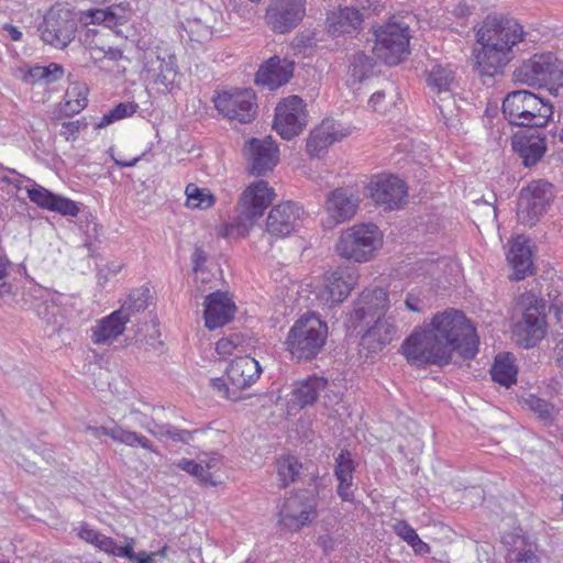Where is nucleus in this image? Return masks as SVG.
<instances>
[{"label":"nucleus","instance_id":"obj_1","mask_svg":"<svg viewBox=\"0 0 563 563\" xmlns=\"http://www.w3.org/2000/svg\"><path fill=\"white\" fill-rule=\"evenodd\" d=\"M410 365H448L453 352L472 360L478 352V338L465 314L457 310L437 313L428 328L416 329L401 344Z\"/></svg>","mask_w":563,"mask_h":563},{"label":"nucleus","instance_id":"obj_2","mask_svg":"<svg viewBox=\"0 0 563 563\" xmlns=\"http://www.w3.org/2000/svg\"><path fill=\"white\" fill-rule=\"evenodd\" d=\"M522 25L506 15H487L476 32L482 48L475 55L476 69L481 76H494L514 57L512 48L523 41Z\"/></svg>","mask_w":563,"mask_h":563},{"label":"nucleus","instance_id":"obj_3","mask_svg":"<svg viewBox=\"0 0 563 563\" xmlns=\"http://www.w3.org/2000/svg\"><path fill=\"white\" fill-rule=\"evenodd\" d=\"M501 111L511 125L536 129L548 124L553 106L529 90H514L504 98Z\"/></svg>","mask_w":563,"mask_h":563},{"label":"nucleus","instance_id":"obj_4","mask_svg":"<svg viewBox=\"0 0 563 563\" xmlns=\"http://www.w3.org/2000/svg\"><path fill=\"white\" fill-rule=\"evenodd\" d=\"M328 325L316 313L301 316L290 328L285 344L297 362L312 361L323 349Z\"/></svg>","mask_w":563,"mask_h":563},{"label":"nucleus","instance_id":"obj_5","mask_svg":"<svg viewBox=\"0 0 563 563\" xmlns=\"http://www.w3.org/2000/svg\"><path fill=\"white\" fill-rule=\"evenodd\" d=\"M382 241L383 235L377 225L361 223L343 231L335 247L340 256L364 263L373 257Z\"/></svg>","mask_w":563,"mask_h":563},{"label":"nucleus","instance_id":"obj_6","mask_svg":"<svg viewBox=\"0 0 563 563\" xmlns=\"http://www.w3.org/2000/svg\"><path fill=\"white\" fill-rule=\"evenodd\" d=\"M516 81L532 87L563 86V66L553 53L534 54L514 71Z\"/></svg>","mask_w":563,"mask_h":563},{"label":"nucleus","instance_id":"obj_7","mask_svg":"<svg viewBox=\"0 0 563 563\" xmlns=\"http://www.w3.org/2000/svg\"><path fill=\"white\" fill-rule=\"evenodd\" d=\"M429 92L438 106L445 125L453 124L456 114L453 89L456 86L455 73L450 65L433 64L426 70Z\"/></svg>","mask_w":563,"mask_h":563},{"label":"nucleus","instance_id":"obj_8","mask_svg":"<svg viewBox=\"0 0 563 563\" xmlns=\"http://www.w3.org/2000/svg\"><path fill=\"white\" fill-rule=\"evenodd\" d=\"M523 307L522 320L517 322L514 333L525 349L533 347L547 332L545 301L532 292H526L520 298Z\"/></svg>","mask_w":563,"mask_h":563},{"label":"nucleus","instance_id":"obj_9","mask_svg":"<svg viewBox=\"0 0 563 563\" xmlns=\"http://www.w3.org/2000/svg\"><path fill=\"white\" fill-rule=\"evenodd\" d=\"M77 27L76 14L70 9L57 4L45 13L38 32L44 43L64 49L74 41Z\"/></svg>","mask_w":563,"mask_h":563},{"label":"nucleus","instance_id":"obj_10","mask_svg":"<svg viewBox=\"0 0 563 563\" xmlns=\"http://www.w3.org/2000/svg\"><path fill=\"white\" fill-rule=\"evenodd\" d=\"M373 53L385 64H399L409 54V29L407 25L388 22L374 31Z\"/></svg>","mask_w":563,"mask_h":563},{"label":"nucleus","instance_id":"obj_11","mask_svg":"<svg viewBox=\"0 0 563 563\" xmlns=\"http://www.w3.org/2000/svg\"><path fill=\"white\" fill-rule=\"evenodd\" d=\"M553 199V186L550 183L543 179L531 181L519 194L518 221L525 225H536L548 211Z\"/></svg>","mask_w":563,"mask_h":563},{"label":"nucleus","instance_id":"obj_12","mask_svg":"<svg viewBox=\"0 0 563 563\" xmlns=\"http://www.w3.org/2000/svg\"><path fill=\"white\" fill-rule=\"evenodd\" d=\"M275 192L268 183L257 180L251 184L241 195L239 200L240 216L238 232L241 227L246 231L253 222L264 214L266 208L273 202Z\"/></svg>","mask_w":563,"mask_h":563},{"label":"nucleus","instance_id":"obj_13","mask_svg":"<svg viewBox=\"0 0 563 563\" xmlns=\"http://www.w3.org/2000/svg\"><path fill=\"white\" fill-rule=\"evenodd\" d=\"M216 109L227 119L250 123L256 117L255 93L252 89H234L219 93L214 99Z\"/></svg>","mask_w":563,"mask_h":563},{"label":"nucleus","instance_id":"obj_14","mask_svg":"<svg viewBox=\"0 0 563 563\" xmlns=\"http://www.w3.org/2000/svg\"><path fill=\"white\" fill-rule=\"evenodd\" d=\"M303 100L298 96L284 98L275 109L274 129L285 140L300 134L307 124Z\"/></svg>","mask_w":563,"mask_h":563},{"label":"nucleus","instance_id":"obj_15","mask_svg":"<svg viewBox=\"0 0 563 563\" xmlns=\"http://www.w3.org/2000/svg\"><path fill=\"white\" fill-rule=\"evenodd\" d=\"M369 196L384 210H395L406 203V184L395 175L374 176L368 184Z\"/></svg>","mask_w":563,"mask_h":563},{"label":"nucleus","instance_id":"obj_16","mask_svg":"<svg viewBox=\"0 0 563 563\" xmlns=\"http://www.w3.org/2000/svg\"><path fill=\"white\" fill-rule=\"evenodd\" d=\"M306 15V0H273L266 10L271 29L285 34L295 29Z\"/></svg>","mask_w":563,"mask_h":563},{"label":"nucleus","instance_id":"obj_17","mask_svg":"<svg viewBox=\"0 0 563 563\" xmlns=\"http://www.w3.org/2000/svg\"><path fill=\"white\" fill-rule=\"evenodd\" d=\"M316 503L305 495L288 497L278 514V523L290 532L299 531L316 518Z\"/></svg>","mask_w":563,"mask_h":563},{"label":"nucleus","instance_id":"obj_18","mask_svg":"<svg viewBox=\"0 0 563 563\" xmlns=\"http://www.w3.org/2000/svg\"><path fill=\"white\" fill-rule=\"evenodd\" d=\"M250 173L256 177L265 176L277 165L279 151L271 136L260 140L252 137L245 145Z\"/></svg>","mask_w":563,"mask_h":563},{"label":"nucleus","instance_id":"obj_19","mask_svg":"<svg viewBox=\"0 0 563 563\" xmlns=\"http://www.w3.org/2000/svg\"><path fill=\"white\" fill-rule=\"evenodd\" d=\"M388 302V295L383 288L365 289L354 301L350 320L354 327L368 324L375 318H380V314L387 309Z\"/></svg>","mask_w":563,"mask_h":563},{"label":"nucleus","instance_id":"obj_20","mask_svg":"<svg viewBox=\"0 0 563 563\" xmlns=\"http://www.w3.org/2000/svg\"><path fill=\"white\" fill-rule=\"evenodd\" d=\"M302 208L292 201H286L272 208L266 220V231L276 238L291 234L299 225Z\"/></svg>","mask_w":563,"mask_h":563},{"label":"nucleus","instance_id":"obj_21","mask_svg":"<svg viewBox=\"0 0 563 563\" xmlns=\"http://www.w3.org/2000/svg\"><path fill=\"white\" fill-rule=\"evenodd\" d=\"M356 276L347 268L338 267L324 277L323 288L319 291V299L329 308L343 302L352 291Z\"/></svg>","mask_w":563,"mask_h":563},{"label":"nucleus","instance_id":"obj_22","mask_svg":"<svg viewBox=\"0 0 563 563\" xmlns=\"http://www.w3.org/2000/svg\"><path fill=\"white\" fill-rule=\"evenodd\" d=\"M360 196L349 188H336L329 192L325 200V211L334 223L351 220L358 209Z\"/></svg>","mask_w":563,"mask_h":563},{"label":"nucleus","instance_id":"obj_23","mask_svg":"<svg viewBox=\"0 0 563 563\" xmlns=\"http://www.w3.org/2000/svg\"><path fill=\"white\" fill-rule=\"evenodd\" d=\"M235 305L225 292L220 290L209 294L205 299V325L209 330L229 323L235 313Z\"/></svg>","mask_w":563,"mask_h":563},{"label":"nucleus","instance_id":"obj_24","mask_svg":"<svg viewBox=\"0 0 563 563\" xmlns=\"http://www.w3.org/2000/svg\"><path fill=\"white\" fill-rule=\"evenodd\" d=\"M511 145L526 167L536 165L547 151L545 136L537 131L517 132L512 136Z\"/></svg>","mask_w":563,"mask_h":563},{"label":"nucleus","instance_id":"obj_25","mask_svg":"<svg viewBox=\"0 0 563 563\" xmlns=\"http://www.w3.org/2000/svg\"><path fill=\"white\" fill-rule=\"evenodd\" d=\"M364 16L354 7L338 8L329 11L325 19V30L332 37L351 35L361 30Z\"/></svg>","mask_w":563,"mask_h":563},{"label":"nucleus","instance_id":"obj_26","mask_svg":"<svg viewBox=\"0 0 563 563\" xmlns=\"http://www.w3.org/2000/svg\"><path fill=\"white\" fill-rule=\"evenodd\" d=\"M399 336L398 325L393 316L378 318L374 324L363 334L361 346L367 350L368 354H376L386 345Z\"/></svg>","mask_w":563,"mask_h":563},{"label":"nucleus","instance_id":"obj_27","mask_svg":"<svg viewBox=\"0 0 563 563\" xmlns=\"http://www.w3.org/2000/svg\"><path fill=\"white\" fill-rule=\"evenodd\" d=\"M294 62L277 55L268 58L257 70L255 82L269 89H277L292 77Z\"/></svg>","mask_w":563,"mask_h":563},{"label":"nucleus","instance_id":"obj_28","mask_svg":"<svg viewBox=\"0 0 563 563\" xmlns=\"http://www.w3.org/2000/svg\"><path fill=\"white\" fill-rule=\"evenodd\" d=\"M261 373L260 363L249 355L235 357L225 372L228 380L233 385L232 389L240 393L252 386L260 378Z\"/></svg>","mask_w":563,"mask_h":563},{"label":"nucleus","instance_id":"obj_29","mask_svg":"<svg viewBox=\"0 0 563 563\" xmlns=\"http://www.w3.org/2000/svg\"><path fill=\"white\" fill-rule=\"evenodd\" d=\"M345 134L334 120L325 119L314 129L308 141L307 151L311 156L320 157L334 142L341 141Z\"/></svg>","mask_w":563,"mask_h":563},{"label":"nucleus","instance_id":"obj_30","mask_svg":"<svg viewBox=\"0 0 563 563\" xmlns=\"http://www.w3.org/2000/svg\"><path fill=\"white\" fill-rule=\"evenodd\" d=\"M145 70L154 84L162 85L165 90L170 91L178 75L176 57L170 54L156 55L147 62Z\"/></svg>","mask_w":563,"mask_h":563},{"label":"nucleus","instance_id":"obj_31","mask_svg":"<svg viewBox=\"0 0 563 563\" xmlns=\"http://www.w3.org/2000/svg\"><path fill=\"white\" fill-rule=\"evenodd\" d=\"M327 379L311 376L297 380L292 385L290 404L292 408L303 409L312 406L327 387Z\"/></svg>","mask_w":563,"mask_h":563},{"label":"nucleus","instance_id":"obj_32","mask_svg":"<svg viewBox=\"0 0 563 563\" xmlns=\"http://www.w3.org/2000/svg\"><path fill=\"white\" fill-rule=\"evenodd\" d=\"M128 322V317L123 316V311H113L91 328L92 342L95 344H111L124 332Z\"/></svg>","mask_w":563,"mask_h":563},{"label":"nucleus","instance_id":"obj_33","mask_svg":"<svg viewBox=\"0 0 563 563\" xmlns=\"http://www.w3.org/2000/svg\"><path fill=\"white\" fill-rule=\"evenodd\" d=\"M507 260L514 267L512 279L521 280L525 279L528 274H531V251L526 242L519 240L515 241L510 246Z\"/></svg>","mask_w":563,"mask_h":563},{"label":"nucleus","instance_id":"obj_34","mask_svg":"<svg viewBox=\"0 0 563 563\" xmlns=\"http://www.w3.org/2000/svg\"><path fill=\"white\" fill-rule=\"evenodd\" d=\"M517 367L511 354H498L490 369L492 379L505 387H510L517 382Z\"/></svg>","mask_w":563,"mask_h":563},{"label":"nucleus","instance_id":"obj_35","mask_svg":"<svg viewBox=\"0 0 563 563\" xmlns=\"http://www.w3.org/2000/svg\"><path fill=\"white\" fill-rule=\"evenodd\" d=\"M349 74L352 84L362 82L375 74L376 60L365 52H356L350 57Z\"/></svg>","mask_w":563,"mask_h":563},{"label":"nucleus","instance_id":"obj_36","mask_svg":"<svg viewBox=\"0 0 563 563\" xmlns=\"http://www.w3.org/2000/svg\"><path fill=\"white\" fill-rule=\"evenodd\" d=\"M142 428L156 438L166 437L176 443H189L194 434L191 431L176 428L169 423H157L155 420L142 423Z\"/></svg>","mask_w":563,"mask_h":563},{"label":"nucleus","instance_id":"obj_37","mask_svg":"<svg viewBox=\"0 0 563 563\" xmlns=\"http://www.w3.org/2000/svg\"><path fill=\"white\" fill-rule=\"evenodd\" d=\"M59 296L54 295L49 300H45L37 308V314L45 321L47 325L52 327V332H58L65 322L60 306L57 303Z\"/></svg>","mask_w":563,"mask_h":563},{"label":"nucleus","instance_id":"obj_38","mask_svg":"<svg viewBox=\"0 0 563 563\" xmlns=\"http://www.w3.org/2000/svg\"><path fill=\"white\" fill-rule=\"evenodd\" d=\"M65 98L59 112L66 117L77 114L87 106V88L76 85L66 91Z\"/></svg>","mask_w":563,"mask_h":563},{"label":"nucleus","instance_id":"obj_39","mask_svg":"<svg viewBox=\"0 0 563 563\" xmlns=\"http://www.w3.org/2000/svg\"><path fill=\"white\" fill-rule=\"evenodd\" d=\"M112 440L131 448L141 446L150 452L157 453L151 440L145 435L125 430L120 426H114V432H112Z\"/></svg>","mask_w":563,"mask_h":563},{"label":"nucleus","instance_id":"obj_40","mask_svg":"<svg viewBox=\"0 0 563 563\" xmlns=\"http://www.w3.org/2000/svg\"><path fill=\"white\" fill-rule=\"evenodd\" d=\"M150 299V289L146 287H141L133 289L128 299L124 301L122 307L118 311H123V316L128 317V321L133 313L143 311L147 308V302Z\"/></svg>","mask_w":563,"mask_h":563},{"label":"nucleus","instance_id":"obj_41","mask_svg":"<svg viewBox=\"0 0 563 563\" xmlns=\"http://www.w3.org/2000/svg\"><path fill=\"white\" fill-rule=\"evenodd\" d=\"M525 402L545 424H552L559 415V409L554 405L534 395H530Z\"/></svg>","mask_w":563,"mask_h":563},{"label":"nucleus","instance_id":"obj_42","mask_svg":"<svg viewBox=\"0 0 563 563\" xmlns=\"http://www.w3.org/2000/svg\"><path fill=\"white\" fill-rule=\"evenodd\" d=\"M187 206L192 209H209L214 203V196L207 188H200L195 184H188L185 189Z\"/></svg>","mask_w":563,"mask_h":563},{"label":"nucleus","instance_id":"obj_43","mask_svg":"<svg viewBox=\"0 0 563 563\" xmlns=\"http://www.w3.org/2000/svg\"><path fill=\"white\" fill-rule=\"evenodd\" d=\"M185 30L187 31L191 41L202 43L209 40L212 35V25L210 24L209 16L187 19Z\"/></svg>","mask_w":563,"mask_h":563},{"label":"nucleus","instance_id":"obj_44","mask_svg":"<svg viewBox=\"0 0 563 563\" xmlns=\"http://www.w3.org/2000/svg\"><path fill=\"white\" fill-rule=\"evenodd\" d=\"M302 465L294 456H287L278 461L277 474L282 482V487H287L295 482L299 475Z\"/></svg>","mask_w":563,"mask_h":563},{"label":"nucleus","instance_id":"obj_45","mask_svg":"<svg viewBox=\"0 0 563 563\" xmlns=\"http://www.w3.org/2000/svg\"><path fill=\"white\" fill-rule=\"evenodd\" d=\"M176 466L198 478L201 483L209 484L211 486L217 485V481L213 479L212 473L205 470L201 461L196 462L194 460L181 459L176 463Z\"/></svg>","mask_w":563,"mask_h":563},{"label":"nucleus","instance_id":"obj_46","mask_svg":"<svg viewBox=\"0 0 563 563\" xmlns=\"http://www.w3.org/2000/svg\"><path fill=\"white\" fill-rule=\"evenodd\" d=\"M135 110V104L121 102L101 117L100 121L96 123V129L106 128L115 121L131 117Z\"/></svg>","mask_w":563,"mask_h":563},{"label":"nucleus","instance_id":"obj_47","mask_svg":"<svg viewBox=\"0 0 563 563\" xmlns=\"http://www.w3.org/2000/svg\"><path fill=\"white\" fill-rule=\"evenodd\" d=\"M356 470V463L352 459V454L349 450H341L338 456L335 457L334 463V477H351L354 476V472Z\"/></svg>","mask_w":563,"mask_h":563},{"label":"nucleus","instance_id":"obj_48","mask_svg":"<svg viewBox=\"0 0 563 563\" xmlns=\"http://www.w3.org/2000/svg\"><path fill=\"white\" fill-rule=\"evenodd\" d=\"M29 199L42 209L49 210L56 194L49 191L43 186L32 181V186L26 188Z\"/></svg>","mask_w":563,"mask_h":563},{"label":"nucleus","instance_id":"obj_49","mask_svg":"<svg viewBox=\"0 0 563 563\" xmlns=\"http://www.w3.org/2000/svg\"><path fill=\"white\" fill-rule=\"evenodd\" d=\"M538 548L533 543L526 542L523 539L520 545H517L512 550L515 558L514 563H541L539 555L537 554Z\"/></svg>","mask_w":563,"mask_h":563},{"label":"nucleus","instance_id":"obj_50","mask_svg":"<svg viewBox=\"0 0 563 563\" xmlns=\"http://www.w3.org/2000/svg\"><path fill=\"white\" fill-rule=\"evenodd\" d=\"M107 21L106 26L118 27L125 24L130 18V11L122 4H113L106 8Z\"/></svg>","mask_w":563,"mask_h":563},{"label":"nucleus","instance_id":"obj_51","mask_svg":"<svg viewBox=\"0 0 563 563\" xmlns=\"http://www.w3.org/2000/svg\"><path fill=\"white\" fill-rule=\"evenodd\" d=\"M54 201L51 205L49 211L57 212L64 217H77L79 207L77 203L66 197L55 195Z\"/></svg>","mask_w":563,"mask_h":563},{"label":"nucleus","instance_id":"obj_52","mask_svg":"<svg viewBox=\"0 0 563 563\" xmlns=\"http://www.w3.org/2000/svg\"><path fill=\"white\" fill-rule=\"evenodd\" d=\"M123 268V263L113 261L103 266L98 267L97 282L98 285L104 287L109 279L118 275Z\"/></svg>","mask_w":563,"mask_h":563},{"label":"nucleus","instance_id":"obj_53","mask_svg":"<svg viewBox=\"0 0 563 563\" xmlns=\"http://www.w3.org/2000/svg\"><path fill=\"white\" fill-rule=\"evenodd\" d=\"M210 385L217 390L222 397L230 399L232 401H238L241 399L240 391H234L233 385L230 382L225 380L223 377L212 378L210 380Z\"/></svg>","mask_w":563,"mask_h":563},{"label":"nucleus","instance_id":"obj_54","mask_svg":"<svg viewBox=\"0 0 563 563\" xmlns=\"http://www.w3.org/2000/svg\"><path fill=\"white\" fill-rule=\"evenodd\" d=\"M338 481L336 494L342 501L354 503V476L335 478Z\"/></svg>","mask_w":563,"mask_h":563},{"label":"nucleus","instance_id":"obj_55","mask_svg":"<svg viewBox=\"0 0 563 563\" xmlns=\"http://www.w3.org/2000/svg\"><path fill=\"white\" fill-rule=\"evenodd\" d=\"M8 265L9 261L0 255V297L11 292Z\"/></svg>","mask_w":563,"mask_h":563},{"label":"nucleus","instance_id":"obj_56","mask_svg":"<svg viewBox=\"0 0 563 563\" xmlns=\"http://www.w3.org/2000/svg\"><path fill=\"white\" fill-rule=\"evenodd\" d=\"M394 530L396 534L407 543H410L412 539L418 536L416 530L405 520L397 521L394 526Z\"/></svg>","mask_w":563,"mask_h":563},{"label":"nucleus","instance_id":"obj_57","mask_svg":"<svg viewBox=\"0 0 563 563\" xmlns=\"http://www.w3.org/2000/svg\"><path fill=\"white\" fill-rule=\"evenodd\" d=\"M84 126H86V123L81 122L80 120L65 121L62 123L59 134L68 141L71 136L74 137Z\"/></svg>","mask_w":563,"mask_h":563},{"label":"nucleus","instance_id":"obj_58","mask_svg":"<svg viewBox=\"0 0 563 563\" xmlns=\"http://www.w3.org/2000/svg\"><path fill=\"white\" fill-rule=\"evenodd\" d=\"M133 544H134V539H131L124 545H119L117 542H114L111 555L119 556V558H126L132 561L136 556V553L134 552V549H133Z\"/></svg>","mask_w":563,"mask_h":563},{"label":"nucleus","instance_id":"obj_59","mask_svg":"<svg viewBox=\"0 0 563 563\" xmlns=\"http://www.w3.org/2000/svg\"><path fill=\"white\" fill-rule=\"evenodd\" d=\"M43 67L45 70L44 77H45L46 84L55 82V81L59 80L64 75L63 66H60L56 63H51L48 66H43Z\"/></svg>","mask_w":563,"mask_h":563},{"label":"nucleus","instance_id":"obj_60","mask_svg":"<svg viewBox=\"0 0 563 563\" xmlns=\"http://www.w3.org/2000/svg\"><path fill=\"white\" fill-rule=\"evenodd\" d=\"M207 258L208 256L203 249L200 246H196L191 255L192 269L195 273H202L205 271V264L207 262Z\"/></svg>","mask_w":563,"mask_h":563},{"label":"nucleus","instance_id":"obj_61","mask_svg":"<svg viewBox=\"0 0 563 563\" xmlns=\"http://www.w3.org/2000/svg\"><path fill=\"white\" fill-rule=\"evenodd\" d=\"M238 343L230 338H223L219 340L216 344V351L221 356H229L233 353L234 349H236Z\"/></svg>","mask_w":563,"mask_h":563},{"label":"nucleus","instance_id":"obj_62","mask_svg":"<svg viewBox=\"0 0 563 563\" xmlns=\"http://www.w3.org/2000/svg\"><path fill=\"white\" fill-rule=\"evenodd\" d=\"M79 537L80 539L85 540L88 543L93 544L95 547L98 545V542L100 538L102 537V533L98 530L91 529L89 527H81L79 530Z\"/></svg>","mask_w":563,"mask_h":563},{"label":"nucleus","instance_id":"obj_63","mask_svg":"<svg viewBox=\"0 0 563 563\" xmlns=\"http://www.w3.org/2000/svg\"><path fill=\"white\" fill-rule=\"evenodd\" d=\"M200 461L202 462L205 470L212 473L211 471L219 470L222 464V456L218 453H212Z\"/></svg>","mask_w":563,"mask_h":563},{"label":"nucleus","instance_id":"obj_64","mask_svg":"<svg viewBox=\"0 0 563 563\" xmlns=\"http://www.w3.org/2000/svg\"><path fill=\"white\" fill-rule=\"evenodd\" d=\"M405 306L409 311L423 312L422 300L412 292H409L405 299Z\"/></svg>","mask_w":563,"mask_h":563}]
</instances>
